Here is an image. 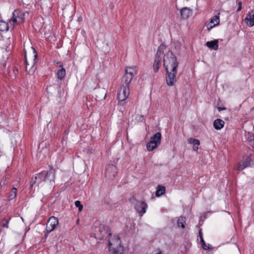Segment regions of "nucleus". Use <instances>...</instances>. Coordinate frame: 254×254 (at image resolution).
<instances>
[{
	"mask_svg": "<svg viewBox=\"0 0 254 254\" xmlns=\"http://www.w3.org/2000/svg\"><path fill=\"white\" fill-rule=\"evenodd\" d=\"M109 254H123L124 247L118 235L108 239Z\"/></svg>",
	"mask_w": 254,
	"mask_h": 254,
	"instance_id": "3",
	"label": "nucleus"
},
{
	"mask_svg": "<svg viewBox=\"0 0 254 254\" xmlns=\"http://www.w3.org/2000/svg\"><path fill=\"white\" fill-rule=\"evenodd\" d=\"M117 168L113 165H109L106 169V177L109 180H113L117 173Z\"/></svg>",
	"mask_w": 254,
	"mask_h": 254,
	"instance_id": "12",
	"label": "nucleus"
},
{
	"mask_svg": "<svg viewBox=\"0 0 254 254\" xmlns=\"http://www.w3.org/2000/svg\"><path fill=\"white\" fill-rule=\"evenodd\" d=\"M223 109H224V108H222L221 107H218V110L219 111H221L222 110H223Z\"/></svg>",
	"mask_w": 254,
	"mask_h": 254,
	"instance_id": "37",
	"label": "nucleus"
},
{
	"mask_svg": "<svg viewBox=\"0 0 254 254\" xmlns=\"http://www.w3.org/2000/svg\"><path fill=\"white\" fill-rule=\"evenodd\" d=\"M250 145L254 149V142H252L251 144H250Z\"/></svg>",
	"mask_w": 254,
	"mask_h": 254,
	"instance_id": "36",
	"label": "nucleus"
},
{
	"mask_svg": "<svg viewBox=\"0 0 254 254\" xmlns=\"http://www.w3.org/2000/svg\"><path fill=\"white\" fill-rule=\"evenodd\" d=\"M59 223V220L57 218L54 216H51L49 218L46 225V230L48 233H50L53 231Z\"/></svg>",
	"mask_w": 254,
	"mask_h": 254,
	"instance_id": "10",
	"label": "nucleus"
},
{
	"mask_svg": "<svg viewBox=\"0 0 254 254\" xmlns=\"http://www.w3.org/2000/svg\"><path fill=\"white\" fill-rule=\"evenodd\" d=\"M129 94V87L127 85L122 84L117 94L119 101H124L126 100Z\"/></svg>",
	"mask_w": 254,
	"mask_h": 254,
	"instance_id": "9",
	"label": "nucleus"
},
{
	"mask_svg": "<svg viewBox=\"0 0 254 254\" xmlns=\"http://www.w3.org/2000/svg\"><path fill=\"white\" fill-rule=\"evenodd\" d=\"M158 146V145L157 144H156V143L150 140V141L147 143L146 147L147 150L150 151L157 148Z\"/></svg>",
	"mask_w": 254,
	"mask_h": 254,
	"instance_id": "22",
	"label": "nucleus"
},
{
	"mask_svg": "<svg viewBox=\"0 0 254 254\" xmlns=\"http://www.w3.org/2000/svg\"><path fill=\"white\" fill-rule=\"evenodd\" d=\"M224 124L225 123L223 120L217 119L214 121L213 127L216 129L219 130L223 127Z\"/></svg>",
	"mask_w": 254,
	"mask_h": 254,
	"instance_id": "18",
	"label": "nucleus"
},
{
	"mask_svg": "<svg viewBox=\"0 0 254 254\" xmlns=\"http://www.w3.org/2000/svg\"><path fill=\"white\" fill-rule=\"evenodd\" d=\"M245 21L249 26H253L254 25V13H249L245 19Z\"/></svg>",
	"mask_w": 254,
	"mask_h": 254,
	"instance_id": "16",
	"label": "nucleus"
},
{
	"mask_svg": "<svg viewBox=\"0 0 254 254\" xmlns=\"http://www.w3.org/2000/svg\"><path fill=\"white\" fill-rule=\"evenodd\" d=\"M198 149V147L197 146H196L195 145H193V149L195 151H197Z\"/></svg>",
	"mask_w": 254,
	"mask_h": 254,
	"instance_id": "35",
	"label": "nucleus"
},
{
	"mask_svg": "<svg viewBox=\"0 0 254 254\" xmlns=\"http://www.w3.org/2000/svg\"><path fill=\"white\" fill-rule=\"evenodd\" d=\"M165 191V188L163 186H159L156 191V195L160 196L162 195Z\"/></svg>",
	"mask_w": 254,
	"mask_h": 254,
	"instance_id": "25",
	"label": "nucleus"
},
{
	"mask_svg": "<svg viewBox=\"0 0 254 254\" xmlns=\"http://www.w3.org/2000/svg\"><path fill=\"white\" fill-rule=\"evenodd\" d=\"M17 190L15 188H13L11 190L10 193L9 194V199H12L14 198L16 196Z\"/></svg>",
	"mask_w": 254,
	"mask_h": 254,
	"instance_id": "27",
	"label": "nucleus"
},
{
	"mask_svg": "<svg viewBox=\"0 0 254 254\" xmlns=\"http://www.w3.org/2000/svg\"><path fill=\"white\" fill-rule=\"evenodd\" d=\"M189 143L193 144L194 145H199L200 144V141L198 139H196L193 138H190L188 140Z\"/></svg>",
	"mask_w": 254,
	"mask_h": 254,
	"instance_id": "28",
	"label": "nucleus"
},
{
	"mask_svg": "<svg viewBox=\"0 0 254 254\" xmlns=\"http://www.w3.org/2000/svg\"><path fill=\"white\" fill-rule=\"evenodd\" d=\"M23 1V2L24 3H25V4H28V3H27L28 2V1H26V0H22Z\"/></svg>",
	"mask_w": 254,
	"mask_h": 254,
	"instance_id": "38",
	"label": "nucleus"
},
{
	"mask_svg": "<svg viewBox=\"0 0 254 254\" xmlns=\"http://www.w3.org/2000/svg\"><path fill=\"white\" fill-rule=\"evenodd\" d=\"M202 247H203V249H204V250H207L209 249V247H208V246H207L205 244V242H204V243H202Z\"/></svg>",
	"mask_w": 254,
	"mask_h": 254,
	"instance_id": "33",
	"label": "nucleus"
},
{
	"mask_svg": "<svg viewBox=\"0 0 254 254\" xmlns=\"http://www.w3.org/2000/svg\"><path fill=\"white\" fill-rule=\"evenodd\" d=\"M14 72H18V69L15 68V70H14Z\"/></svg>",
	"mask_w": 254,
	"mask_h": 254,
	"instance_id": "40",
	"label": "nucleus"
},
{
	"mask_svg": "<svg viewBox=\"0 0 254 254\" xmlns=\"http://www.w3.org/2000/svg\"><path fill=\"white\" fill-rule=\"evenodd\" d=\"M186 219L185 217L181 216L178 220L177 225L179 227L185 228Z\"/></svg>",
	"mask_w": 254,
	"mask_h": 254,
	"instance_id": "23",
	"label": "nucleus"
},
{
	"mask_svg": "<svg viewBox=\"0 0 254 254\" xmlns=\"http://www.w3.org/2000/svg\"><path fill=\"white\" fill-rule=\"evenodd\" d=\"M199 237L200 238V241H201V243H204V240L202 237V232L201 231H199Z\"/></svg>",
	"mask_w": 254,
	"mask_h": 254,
	"instance_id": "32",
	"label": "nucleus"
},
{
	"mask_svg": "<svg viewBox=\"0 0 254 254\" xmlns=\"http://www.w3.org/2000/svg\"><path fill=\"white\" fill-rule=\"evenodd\" d=\"M134 207L141 217L146 212L147 204L143 201H137L134 204Z\"/></svg>",
	"mask_w": 254,
	"mask_h": 254,
	"instance_id": "11",
	"label": "nucleus"
},
{
	"mask_svg": "<svg viewBox=\"0 0 254 254\" xmlns=\"http://www.w3.org/2000/svg\"><path fill=\"white\" fill-rule=\"evenodd\" d=\"M218 41L214 40L213 41H208L206 43V45L210 49L217 50L218 49Z\"/></svg>",
	"mask_w": 254,
	"mask_h": 254,
	"instance_id": "19",
	"label": "nucleus"
},
{
	"mask_svg": "<svg viewBox=\"0 0 254 254\" xmlns=\"http://www.w3.org/2000/svg\"><path fill=\"white\" fill-rule=\"evenodd\" d=\"M219 24V17L218 15H215L209 22L208 25V30H210L213 27Z\"/></svg>",
	"mask_w": 254,
	"mask_h": 254,
	"instance_id": "17",
	"label": "nucleus"
},
{
	"mask_svg": "<svg viewBox=\"0 0 254 254\" xmlns=\"http://www.w3.org/2000/svg\"><path fill=\"white\" fill-rule=\"evenodd\" d=\"M163 63L166 71V83L169 86H174L177 81L176 75L179 65L177 57L172 52L168 51L164 56Z\"/></svg>",
	"mask_w": 254,
	"mask_h": 254,
	"instance_id": "1",
	"label": "nucleus"
},
{
	"mask_svg": "<svg viewBox=\"0 0 254 254\" xmlns=\"http://www.w3.org/2000/svg\"><path fill=\"white\" fill-rule=\"evenodd\" d=\"M181 16L183 19H188L192 13V10L187 7L180 9Z\"/></svg>",
	"mask_w": 254,
	"mask_h": 254,
	"instance_id": "13",
	"label": "nucleus"
},
{
	"mask_svg": "<svg viewBox=\"0 0 254 254\" xmlns=\"http://www.w3.org/2000/svg\"><path fill=\"white\" fill-rule=\"evenodd\" d=\"M136 73L137 69L136 66L127 67L125 74L122 79V84L127 85L129 87L133 77Z\"/></svg>",
	"mask_w": 254,
	"mask_h": 254,
	"instance_id": "5",
	"label": "nucleus"
},
{
	"mask_svg": "<svg viewBox=\"0 0 254 254\" xmlns=\"http://www.w3.org/2000/svg\"><path fill=\"white\" fill-rule=\"evenodd\" d=\"M34 53H35V51ZM36 57L37 55L35 53H34L32 58L28 59L26 56V71L29 74H33L36 69V67L35 65Z\"/></svg>",
	"mask_w": 254,
	"mask_h": 254,
	"instance_id": "8",
	"label": "nucleus"
},
{
	"mask_svg": "<svg viewBox=\"0 0 254 254\" xmlns=\"http://www.w3.org/2000/svg\"><path fill=\"white\" fill-rule=\"evenodd\" d=\"M10 219V218H9V219H6L5 218H3L1 221H5V222L4 223H2V226L3 227H5V228H8V223H9V220Z\"/></svg>",
	"mask_w": 254,
	"mask_h": 254,
	"instance_id": "30",
	"label": "nucleus"
},
{
	"mask_svg": "<svg viewBox=\"0 0 254 254\" xmlns=\"http://www.w3.org/2000/svg\"><path fill=\"white\" fill-rule=\"evenodd\" d=\"M75 205L76 207L78 208L79 211H81L83 209V206L81 204L80 201L76 200L75 201Z\"/></svg>",
	"mask_w": 254,
	"mask_h": 254,
	"instance_id": "29",
	"label": "nucleus"
},
{
	"mask_svg": "<svg viewBox=\"0 0 254 254\" xmlns=\"http://www.w3.org/2000/svg\"><path fill=\"white\" fill-rule=\"evenodd\" d=\"M44 151H45L46 152H47L48 150H47V148H45V149H44Z\"/></svg>",
	"mask_w": 254,
	"mask_h": 254,
	"instance_id": "42",
	"label": "nucleus"
},
{
	"mask_svg": "<svg viewBox=\"0 0 254 254\" xmlns=\"http://www.w3.org/2000/svg\"><path fill=\"white\" fill-rule=\"evenodd\" d=\"M138 116L139 117V120L142 121L143 120V116Z\"/></svg>",
	"mask_w": 254,
	"mask_h": 254,
	"instance_id": "39",
	"label": "nucleus"
},
{
	"mask_svg": "<svg viewBox=\"0 0 254 254\" xmlns=\"http://www.w3.org/2000/svg\"><path fill=\"white\" fill-rule=\"evenodd\" d=\"M65 75V70L64 68H62V69H59L57 72L58 78L61 80L63 79Z\"/></svg>",
	"mask_w": 254,
	"mask_h": 254,
	"instance_id": "24",
	"label": "nucleus"
},
{
	"mask_svg": "<svg viewBox=\"0 0 254 254\" xmlns=\"http://www.w3.org/2000/svg\"><path fill=\"white\" fill-rule=\"evenodd\" d=\"M161 139V134L160 132L156 133L151 138V140L156 143L158 145L160 144Z\"/></svg>",
	"mask_w": 254,
	"mask_h": 254,
	"instance_id": "21",
	"label": "nucleus"
},
{
	"mask_svg": "<svg viewBox=\"0 0 254 254\" xmlns=\"http://www.w3.org/2000/svg\"><path fill=\"white\" fill-rule=\"evenodd\" d=\"M107 91L105 88L99 89L96 91V99L102 100L105 98Z\"/></svg>",
	"mask_w": 254,
	"mask_h": 254,
	"instance_id": "15",
	"label": "nucleus"
},
{
	"mask_svg": "<svg viewBox=\"0 0 254 254\" xmlns=\"http://www.w3.org/2000/svg\"><path fill=\"white\" fill-rule=\"evenodd\" d=\"M246 136L250 144H251L252 142H254V135L253 133L251 132H248L246 133Z\"/></svg>",
	"mask_w": 254,
	"mask_h": 254,
	"instance_id": "26",
	"label": "nucleus"
},
{
	"mask_svg": "<svg viewBox=\"0 0 254 254\" xmlns=\"http://www.w3.org/2000/svg\"><path fill=\"white\" fill-rule=\"evenodd\" d=\"M95 236L96 237L99 239H103L104 238L107 239L108 242L109 238H113L111 232L110 228L109 226L101 225L96 228Z\"/></svg>",
	"mask_w": 254,
	"mask_h": 254,
	"instance_id": "4",
	"label": "nucleus"
},
{
	"mask_svg": "<svg viewBox=\"0 0 254 254\" xmlns=\"http://www.w3.org/2000/svg\"><path fill=\"white\" fill-rule=\"evenodd\" d=\"M8 178L5 177L3 179V180L0 183V186L6 184L7 182Z\"/></svg>",
	"mask_w": 254,
	"mask_h": 254,
	"instance_id": "31",
	"label": "nucleus"
},
{
	"mask_svg": "<svg viewBox=\"0 0 254 254\" xmlns=\"http://www.w3.org/2000/svg\"><path fill=\"white\" fill-rule=\"evenodd\" d=\"M250 160L251 159L249 157H247L246 158H244L242 161L239 163V165L237 167V169L238 170H242L244 168L249 166L250 165Z\"/></svg>",
	"mask_w": 254,
	"mask_h": 254,
	"instance_id": "14",
	"label": "nucleus"
},
{
	"mask_svg": "<svg viewBox=\"0 0 254 254\" xmlns=\"http://www.w3.org/2000/svg\"><path fill=\"white\" fill-rule=\"evenodd\" d=\"M14 72H18V69L15 68V70H14Z\"/></svg>",
	"mask_w": 254,
	"mask_h": 254,
	"instance_id": "41",
	"label": "nucleus"
},
{
	"mask_svg": "<svg viewBox=\"0 0 254 254\" xmlns=\"http://www.w3.org/2000/svg\"><path fill=\"white\" fill-rule=\"evenodd\" d=\"M55 170L51 168L49 172L43 171L37 175L34 178L30 181L31 187L37 184L38 186L42 187L43 183L46 186H52L54 184Z\"/></svg>",
	"mask_w": 254,
	"mask_h": 254,
	"instance_id": "2",
	"label": "nucleus"
},
{
	"mask_svg": "<svg viewBox=\"0 0 254 254\" xmlns=\"http://www.w3.org/2000/svg\"><path fill=\"white\" fill-rule=\"evenodd\" d=\"M12 27L9 23L0 20V31H6L8 30L9 27Z\"/></svg>",
	"mask_w": 254,
	"mask_h": 254,
	"instance_id": "20",
	"label": "nucleus"
},
{
	"mask_svg": "<svg viewBox=\"0 0 254 254\" xmlns=\"http://www.w3.org/2000/svg\"><path fill=\"white\" fill-rule=\"evenodd\" d=\"M25 14L21 11L16 9L12 13V17L9 20V24L13 28L14 26L24 21Z\"/></svg>",
	"mask_w": 254,
	"mask_h": 254,
	"instance_id": "6",
	"label": "nucleus"
},
{
	"mask_svg": "<svg viewBox=\"0 0 254 254\" xmlns=\"http://www.w3.org/2000/svg\"><path fill=\"white\" fill-rule=\"evenodd\" d=\"M241 6H242V2H239L238 3V7L237 10V11H240L241 10V8H242Z\"/></svg>",
	"mask_w": 254,
	"mask_h": 254,
	"instance_id": "34",
	"label": "nucleus"
},
{
	"mask_svg": "<svg viewBox=\"0 0 254 254\" xmlns=\"http://www.w3.org/2000/svg\"><path fill=\"white\" fill-rule=\"evenodd\" d=\"M165 49L166 47L164 45H160L158 49L153 64V70L155 72L158 71L161 65L162 57L164 54V50Z\"/></svg>",
	"mask_w": 254,
	"mask_h": 254,
	"instance_id": "7",
	"label": "nucleus"
}]
</instances>
